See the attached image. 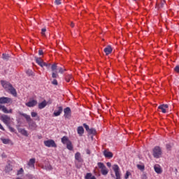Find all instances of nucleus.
<instances>
[{"mask_svg": "<svg viewBox=\"0 0 179 179\" xmlns=\"http://www.w3.org/2000/svg\"><path fill=\"white\" fill-rule=\"evenodd\" d=\"M104 52L106 53V55H109V54H111L113 52V48L111 46L108 45L106 48L103 50Z\"/></svg>", "mask_w": 179, "mask_h": 179, "instance_id": "16", "label": "nucleus"}, {"mask_svg": "<svg viewBox=\"0 0 179 179\" xmlns=\"http://www.w3.org/2000/svg\"><path fill=\"white\" fill-rule=\"evenodd\" d=\"M35 59H36V64H38L39 66H41V68H43V65L44 64V62H43V59H41V58L40 57H35Z\"/></svg>", "mask_w": 179, "mask_h": 179, "instance_id": "19", "label": "nucleus"}, {"mask_svg": "<svg viewBox=\"0 0 179 179\" xmlns=\"http://www.w3.org/2000/svg\"><path fill=\"white\" fill-rule=\"evenodd\" d=\"M72 80H73V77H72V75H67L66 76V81L69 83V82H72Z\"/></svg>", "mask_w": 179, "mask_h": 179, "instance_id": "25", "label": "nucleus"}, {"mask_svg": "<svg viewBox=\"0 0 179 179\" xmlns=\"http://www.w3.org/2000/svg\"><path fill=\"white\" fill-rule=\"evenodd\" d=\"M28 179H34V176L31 174L27 175Z\"/></svg>", "mask_w": 179, "mask_h": 179, "instance_id": "39", "label": "nucleus"}, {"mask_svg": "<svg viewBox=\"0 0 179 179\" xmlns=\"http://www.w3.org/2000/svg\"><path fill=\"white\" fill-rule=\"evenodd\" d=\"M137 168L138 170H141V171H143L145 170V166L143 165H137Z\"/></svg>", "mask_w": 179, "mask_h": 179, "instance_id": "29", "label": "nucleus"}, {"mask_svg": "<svg viewBox=\"0 0 179 179\" xmlns=\"http://www.w3.org/2000/svg\"><path fill=\"white\" fill-rule=\"evenodd\" d=\"M158 108L159 110H162V112L164 113V114H166V108H169V105L167 104H162L161 106H159L158 107Z\"/></svg>", "mask_w": 179, "mask_h": 179, "instance_id": "17", "label": "nucleus"}, {"mask_svg": "<svg viewBox=\"0 0 179 179\" xmlns=\"http://www.w3.org/2000/svg\"><path fill=\"white\" fill-rule=\"evenodd\" d=\"M134 1H138V0H134Z\"/></svg>", "mask_w": 179, "mask_h": 179, "instance_id": "53", "label": "nucleus"}, {"mask_svg": "<svg viewBox=\"0 0 179 179\" xmlns=\"http://www.w3.org/2000/svg\"><path fill=\"white\" fill-rule=\"evenodd\" d=\"M70 141H69V139L66 136H63L62 138V143L64 145H66L68 143V142H70Z\"/></svg>", "mask_w": 179, "mask_h": 179, "instance_id": "24", "label": "nucleus"}, {"mask_svg": "<svg viewBox=\"0 0 179 179\" xmlns=\"http://www.w3.org/2000/svg\"><path fill=\"white\" fill-rule=\"evenodd\" d=\"M113 169L115 172L116 179H121V172L120 171V166L118 165L115 164L113 166Z\"/></svg>", "mask_w": 179, "mask_h": 179, "instance_id": "6", "label": "nucleus"}, {"mask_svg": "<svg viewBox=\"0 0 179 179\" xmlns=\"http://www.w3.org/2000/svg\"><path fill=\"white\" fill-rule=\"evenodd\" d=\"M45 31H47V29L45 28H43L41 29V34H42V36H45Z\"/></svg>", "mask_w": 179, "mask_h": 179, "instance_id": "34", "label": "nucleus"}, {"mask_svg": "<svg viewBox=\"0 0 179 179\" xmlns=\"http://www.w3.org/2000/svg\"><path fill=\"white\" fill-rule=\"evenodd\" d=\"M44 66H45L47 69H50V68H51V64L43 62V67Z\"/></svg>", "mask_w": 179, "mask_h": 179, "instance_id": "28", "label": "nucleus"}, {"mask_svg": "<svg viewBox=\"0 0 179 179\" xmlns=\"http://www.w3.org/2000/svg\"><path fill=\"white\" fill-rule=\"evenodd\" d=\"M18 132H20L24 136H29V133L24 129H18Z\"/></svg>", "mask_w": 179, "mask_h": 179, "instance_id": "21", "label": "nucleus"}, {"mask_svg": "<svg viewBox=\"0 0 179 179\" xmlns=\"http://www.w3.org/2000/svg\"><path fill=\"white\" fill-rule=\"evenodd\" d=\"M172 145L171 144H166V149L171 150Z\"/></svg>", "mask_w": 179, "mask_h": 179, "instance_id": "42", "label": "nucleus"}, {"mask_svg": "<svg viewBox=\"0 0 179 179\" xmlns=\"http://www.w3.org/2000/svg\"><path fill=\"white\" fill-rule=\"evenodd\" d=\"M66 148L69 150H73V146L72 145V143L71 141H68L66 143Z\"/></svg>", "mask_w": 179, "mask_h": 179, "instance_id": "26", "label": "nucleus"}, {"mask_svg": "<svg viewBox=\"0 0 179 179\" xmlns=\"http://www.w3.org/2000/svg\"><path fill=\"white\" fill-rule=\"evenodd\" d=\"M70 26H71L72 27H73L75 26V24H73V22H71Z\"/></svg>", "mask_w": 179, "mask_h": 179, "instance_id": "51", "label": "nucleus"}, {"mask_svg": "<svg viewBox=\"0 0 179 179\" xmlns=\"http://www.w3.org/2000/svg\"><path fill=\"white\" fill-rule=\"evenodd\" d=\"M34 164H36V158L30 159L29 161L27 162V169H32L33 170H34Z\"/></svg>", "mask_w": 179, "mask_h": 179, "instance_id": "8", "label": "nucleus"}, {"mask_svg": "<svg viewBox=\"0 0 179 179\" xmlns=\"http://www.w3.org/2000/svg\"><path fill=\"white\" fill-rule=\"evenodd\" d=\"M162 153L163 152L162 151V148H160V147L159 146L155 147V148L152 150V156L155 159H159V157H162Z\"/></svg>", "mask_w": 179, "mask_h": 179, "instance_id": "3", "label": "nucleus"}, {"mask_svg": "<svg viewBox=\"0 0 179 179\" xmlns=\"http://www.w3.org/2000/svg\"><path fill=\"white\" fill-rule=\"evenodd\" d=\"M154 169L157 174H162V173H163V170L162 169V167L159 164L155 165Z\"/></svg>", "mask_w": 179, "mask_h": 179, "instance_id": "14", "label": "nucleus"}, {"mask_svg": "<svg viewBox=\"0 0 179 179\" xmlns=\"http://www.w3.org/2000/svg\"><path fill=\"white\" fill-rule=\"evenodd\" d=\"M26 73H27V75H29V76H31L33 75V71L30 70V69H28L27 71H26Z\"/></svg>", "mask_w": 179, "mask_h": 179, "instance_id": "31", "label": "nucleus"}, {"mask_svg": "<svg viewBox=\"0 0 179 179\" xmlns=\"http://www.w3.org/2000/svg\"><path fill=\"white\" fill-rule=\"evenodd\" d=\"M52 78H58V73H55V72H53L52 73Z\"/></svg>", "mask_w": 179, "mask_h": 179, "instance_id": "36", "label": "nucleus"}, {"mask_svg": "<svg viewBox=\"0 0 179 179\" xmlns=\"http://www.w3.org/2000/svg\"><path fill=\"white\" fill-rule=\"evenodd\" d=\"M65 69H62V67L59 68V73H62L63 72H65Z\"/></svg>", "mask_w": 179, "mask_h": 179, "instance_id": "40", "label": "nucleus"}, {"mask_svg": "<svg viewBox=\"0 0 179 179\" xmlns=\"http://www.w3.org/2000/svg\"><path fill=\"white\" fill-rule=\"evenodd\" d=\"M44 169H45V170H52V166H51L50 164H48L47 166H45V167H44Z\"/></svg>", "mask_w": 179, "mask_h": 179, "instance_id": "33", "label": "nucleus"}, {"mask_svg": "<svg viewBox=\"0 0 179 179\" xmlns=\"http://www.w3.org/2000/svg\"><path fill=\"white\" fill-rule=\"evenodd\" d=\"M9 103H12V99L9 97L2 96L0 97V110L4 113V114H12L13 113V110L9 109L5 106L2 104H9Z\"/></svg>", "mask_w": 179, "mask_h": 179, "instance_id": "1", "label": "nucleus"}, {"mask_svg": "<svg viewBox=\"0 0 179 179\" xmlns=\"http://www.w3.org/2000/svg\"><path fill=\"white\" fill-rule=\"evenodd\" d=\"M87 155H90V150H87Z\"/></svg>", "mask_w": 179, "mask_h": 179, "instance_id": "52", "label": "nucleus"}, {"mask_svg": "<svg viewBox=\"0 0 179 179\" xmlns=\"http://www.w3.org/2000/svg\"><path fill=\"white\" fill-rule=\"evenodd\" d=\"M88 131L90 132V134H92V135H94L96 134V129H90Z\"/></svg>", "mask_w": 179, "mask_h": 179, "instance_id": "32", "label": "nucleus"}, {"mask_svg": "<svg viewBox=\"0 0 179 179\" xmlns=\"http://www.w3.org/2000/svg\"><path fill=\"white\" fill-rule=\"evenodd\" d=\"M52 84L57 85H58V81H57V80L55 79V80H53V81L52 82Z\"/></svg>", "mask_w": 179, "mask_h": 179, "instance_id": "43", "label": "nucleus"}, {"mask_svg": "<svg viewBox=\"0 0 179 179\" xmlns=\"http://www.w3.org/2000/svg\"><path fill=\"white\" fill-rule=\"evenodd\" d=\"M43 54H44V52H43V50H38V55H43Z\"/></svg>", "mask_w": 179, "mask_h": 179, "instance_id": "47", "label": "nucleus"}, {"mask_svg": "<svg viewBox=\"0 0 179 179\" xmlns=\"http://www.w3.org/2000/svg\"><path fill=\"white\" fill-rule=\"evenodd\" d=\"M75 159L77 162H82V157L80 155V152H76L75 154Z\"/></svg>", "mask_w": 179, "mask_h": 179, "instance_id": "22", "label": "nucleus"}, {"mask_svg": "<svg viewBox=\"0 0 179 179\" xmlns=\"http://www.w3.org/2000/svg\"><path fill=\"white\" fill-rule=\"evenodd\" d=\"M142 179H148V176H146V175H143Z\"/></svg>", "mask_w": 179, "mask_h": 179, "instance_id": "49", "label": "nucleus"}, {"mask_svg": "<svg viewBox=\"0 0 179 179\" xmlns=\"http://www.w3.org/2000/svg\"><path fill=\"white\" fill-rule=\"evenodd\" d=\"M47 101L44 100L43 101L38 104V108L40 110H43V108H45L47 106Z\"/></svg>", "mask_w": 179, "mask_h": 179, "instance_id": "18", "label": "nucleus"}, {"mask_svg": "<svg viewBox=\"0 0 179 179\" xmlns=\"http://www.w3.org/2000/svg\"><path fill=\"white\" fill-rule=\"evenodd\" d=\"M62 111H63L62 106H58L57 107V110H55L54 113H53L54 117H59V115H61Z\"/></svg>", "mask_w": 179, "mask_h": 179, "instance_id": "10", "label": "nucleus"}, {"mask_svg": "<svg viewBox=\"0 0 179 179\" xmlns=\"http://www.w3.org/2000/svg\"><path fill=\"white\" fill-rule=\"evenodd\" d=\"M8 127L9 130L10 131V132H13L15 131V129L13 127H10L9 125Z\"/></svg>", "mask_w": 179, "mask_h": 179, "instance_id": "44", "label": "nucleus"}, {"mask_svg": "<svg viewBox=\"0 0 179 179\" xmlns=\"http://www.w3.org/2000/svg\"><path fill=\"white\" fill-rule=\"evenodd\" d=\"M2 57H3V59H9V55H6V54H3Z\"/></svg>", "mask_w": 179, "mask_h": 179, "instance_id": "35", "label": "nucleus"}, {"mask_svg": "<svg viewBox=\"0 0 179 179\" xmlns=\"http://www.w3.org/2000/svg\"><path fill=\"white\" fill-rule=\"evenodd\" d=\"M77 133L79 135V136H83V134H85V129L82 126H79L77 128Z\"/></svg>", "mask_w": 179, "mask_h": 179, "instance_id": "15", "label": "nucleus"}, {"mask_svg": "<svg viewBox=\"0 0 179 179\" xmlns=\"http://www.w3.org/2000/svg\"><path fill=\"white\" fill-rule=\"evenodd\" d=\"M103 153V156L106 159H111V158H113V152H110V151H108L107 150H105Z\"/></svg>", "mask_w": 179, "mask_h": 179, "instance_id": "13", "label": "nucleus"}, {"mask_svg": "<svg viewBox=\"0 0 179 179\" xmlns=\"http://www.w3.org/2000/svg\"><path fill=\"white\" fill-rule=\"evenodd\" d=\"M1 121L5 124L7 127H9L10 124V117L8 115H2L0 117Z\"/></svg>", "mask_w": 179, "mask_h": 179, "instance_id": "5", "label": "nucleus"}, {"mask_svg": "<svg viewBox=\"0 0 179 179\" xmlns=\"http://www.w3.org/2000/svg\"><path fill=\"white\" fill-rule=\"evenodd\" d=\"M44 145L47 148H57V143L54 140H47L44 141Z\"/></svg>", "mask_w": 179, "mask_h": 179, "instance_id": "7", "label": "nucleus"}, {"mask_svg": "<svg viewBox=\"0 0 179 179\" xmlns=\"http://www.w3.org/2000/svg\"><path fill=\"white\" fill-rule=\"evenodd\" d=\"M0 129H1V131H5V128H3V126H2L1 123H0Z\"/></svg>", "mask_w": 179, "mask_h": 179, "instance_id": "48", "label": "nucleus"}, {"mask_svg": "<svg viewBox=\"0 0 179 179\" xmlns=\"http://www.w3.org/2000/svg\"><path fill=\"white\" fill-rule=\"evenodd\" d=\"M1 141L4 143V145H9V143H10V139L9 138H1Z\"/></svg>", "mask_w": 179, "mask_h": 179, "instance_id": "23", "label": "nucleus"}, {"mask_svg": "<svg viewBox=\"0 0 179 179\" xmlns=\"http://www.w3.org/2000/svg\"><path fill=\"white\" fill-rule=\"evenodd\" d=\"M83 127L85 128L86 131H90L89 125L86 124V123L83 124Z\"/></svg>", "mask_w": 179, "mask_h": 179, "instance_id": "38", "label": "nucleus"}, {"mask_svg": "<svg viewBox=\"0 0 179 179\" xmlns=\"http://www.w3.org/2000/svg\"><path fill=\"white\" fill-rule=\"evenodd\" d=\"M129 174H130L129 172L127 171V172H126V174H125V176H124V178H125V179H127L128 177H129Z\"/></svg>", "mask_w": 179, "mask_h": 179, "instance_id": "45", "label": "nucleus"}, {"mask_svg": "<svg viewBox=\"0 0 179 179\" xmlns=\"http://www.w3.org/2000/svg\"><path fill=\"white\" fill-rule=\"evenodd\" d=\"M51 69L54 72V71H57V64H54L51 66Z\"/></svg>", "mask_w": 179, "mask_h": 179, "instance_id": "30", "label": "nucleus"}, {"mask_svg": "<svg viewBox=\"0 0 179 179\" xmlns=\"http://www.w3.org/2000/svg\"><path fill=\"white\" fill-rule=\"evenodd\" d=\"M1 86L6 90H9L13 86L12 85L8 83V82H6L5 80H1Z\"/></svg>", "mask_w": 179, "mask_h": 179, "instance_id": "9", "label": "nucleus"}, {"mask_svg": "<svg viewBox=\"0 0 179 179\" xmlns=\"http://www.w3.org/2000/svg\"><path fill=\"white\" fill-rule=\"evenodd\" d=\"M175 71H176V72H178V73H179V66H176L175 67Z\"/></svg>", "mask_w": 179, "mask_h": 179, "instance_id": "46", "label": "nucleus"}, {"mask_svg": "<svg viewBox=\"0 0 179 179\" xmlns=\"http://www.w3.org/2000/svg\"><path fill=\"white\" fill-rule=\"evenodd\" d=\"M20 115L25 118L29 124V129H31V131H36V129H37V124L31 121V117H30V115L23 113H20Z\"/></svg>", "mask_w": 179, "mask_h": 179, "instance_id": "2", "label": "nucleus"}, {"mask_svg": "<svg viewBox=\"0 0 179 179\" xmlns=\"http://www.w3.org/2000/svg\"><path fill=\"white\" fill-rule=\"evenodd\" d=\"M64 113L65 118H71V108L67 107L64 108Z\"/></svg>", "mask_w": 179, "mask_h": 179, "instance_id": "12", "label": "nucleus"}, {"mask_svg": "<svg viewBox=\"0 0 179 179\" xmlns=\"http://www.w3.org/2000/svg\"><path fill=\"white\" fill-rule=\"evenodd\" d=\"M25 106H27V107H35V106H37V101L34 99L30 100L25 103Z\"/></svg>", "mask_w": 179, "mask_h": 179, "instance_id": "11", "label": "nucleus"}, {"mask_svg": "<svg viewBox=\"0 0 179 179\" xmlns=\"http://www.w3.org/2000/svg\"><path fill=\"white\" fill-rule=\"evenodd\" d=\"M8 92L10 93V94H13L14 97H16V96H17V92H16V90L15 89V87H13V86L11 87L10 90H8Z\"/></svg>", "mask_w": 179, "mask_h": 179, "instance_id": "20", "label": "nucleus"}, {"mask_svg": "<svg viewBox=\"0 0 179 179\" xmlns=\"http://www.w3.org/2000/svg\"><path fill=\"white\" fill-rule=\"evenodd\" d=\"M55 3L56 5H61V0H55Z\"/></svg>", "mask_w": 179, "mask_h": 179, "instance_id": "41", "label": "nucleus"}, {"mask_svg": "<svg viewBox=\"0 0 179 179\" xmlns=\"http://www.w3.org/2000/svg\"><path fill=\"white\" fill-rule=\"evenodd\" d=\"M31 115L32 117L34 118V117H37L38 114L36 112H31Z\"/></svg>", "mask_w": 179, "mask_h": 179, "instance_id": "37", "label": "nucleus"}, {"mask_svg": "<svg viewBox=\"0 0 179 179\" xmlns=\"http://www.w3.org/2000/svg\"><path fill=\"white\" fill-rule=\"evenodd\" d=\"M106 165L108 166V167H110L111 166V163L108 162V163H106Z\"/></svg>", "mask_w": 179, "mask_h": 179, "instance_id": "50", "label": "nucleus"}, {"mask_svg": "<svg viewBox=\"0 0 179 179\" xmlns=\"http://www.w3.org/2000/svg\"><path fill=\"white\" fill-rule=\"evenodd\" d=\"M97 166L101 169V173L103 176H107L108 174V169L106 167V165L103 162H98Z\"/></svg>", "mask_w": 179, "mask_h": 179, "instance_id": "4", "label": "nucleus"}, {"mask_svg": "<svg viewBox=\"0 0 179 179\" xmlns=\"http://www.w3.org/2000/svg\"><path fill=\"white\" fill-rule=\"evenodd\" d=\"M23 173H24V170H23V168H21L19 171H17V176H22Z\"/></svg>", "mask_w": 179, "mask_h": 179, "instance_id": "27", "label": "nucleus"}]
</instances>
